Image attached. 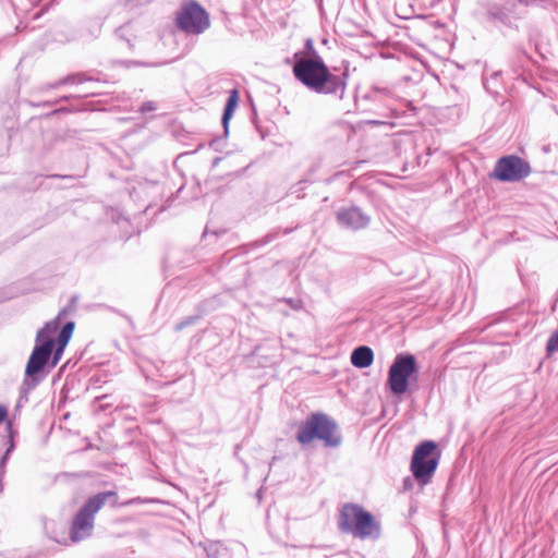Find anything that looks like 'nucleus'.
Returning a JSON list of instances; mask_svg holds the SVG:
<instances>
[{
    "mask_svg": "<svg viewBox=\"0 0 558 558\" xmlns=\"http://www.w3.org/2000/svg\"><path fill=\"white\" fill-rule=\"evenodd\" d=\"M293 75L305 87L317 94L343 98L349 77L348 71L341 75L332 74L318 53H315L314 58H305L301 51H298L293 54Z\"/></svg>",
    "mask_w": 558,
    "mask_h": 558,
    "instance_id": "f257e3e1",
    "label": "nucleus"
},
{
    "mask_svg": "<svg viewBox=\"0 0 558 558\" xmlns=\"http://www.w3.org/2000/svg\"><path fill=\"white\" fill-rule=\"evenodd\" d=\"M338 530L361 541H376L381 535L380 523L357 504H345L339 510Z\"/></svg>",
    "mask_w": 558,
    "mask_h": 558,
    "instance_id": "f03ea898",
    "label": "nucleus"
},
{
    "mask_svg": "<svg viewBox=\"0 0 558 558\" xmlns=\"http://www.w3.org/2000/svg\"><path fill=\"white\" fill-rule=\"evenodd\" d=\"M296 439L302 445L319 439L328 448H337L342 442L337 422L322 412H315L307 416L299 427Z\"/></svg>",
    "mask_w": 558,
    "mask_h": 558,
    "instance_id": "7ed1b4c3",
    "label": "nucleus"
},
{
    "mask_svg": "<svg viewBox=\"0 0 558 558\" xmlns=\"http://www.w3.org/2000/svg\"><path fill=\"white\" fill-rule=\"evenodd\" d=\"M417 372L418 365L413 354L398 353L388 371L387 385L390 391L396 396L405 393L410 378Z\"/></svg>",
    "mask_w": 558,
    "mask_h": 558,
    "instance_id": "20e7f679",
    "label": "nucleus"
},
{
    "mask_svg": "<svg viewBox=\"0 0 558 558\" xmlns=\"http://www.w3.org/2000/svg\"><path fill=\"white\" fill-rule=\"evenodd\" d=\"M59 325V319H53L51 322H48L37 332V344L35 345L28 359L25 369L26 376L33 377L35 374L41 371L46 363L48 362L54 343L52 335L58 330Z\"/></svg>",
    "mask_w": 558,
    "mask_h": 558,
    "instance_id": "39448f33",
    "label": "nucleus"
},
{
    "mask_svg": "<svg viewBox=\"0 0 558 558\" xmlns=\"http://www.w3.org/2000/svg\"><path fill=\"white\" fill-rule=\"evenodd\" d=\"M436 447L433 440H424L414 449L411 472L421 485L428 484L437 469L438 458L434 456Z\"/></svg>",
    "mask_w": 558,
    "mask_h": 558,
    "instance_id": "423d86ee",
    "label": "nucleus"
},
{
    "mask_svg": "<svg viewBox=\"0 0 558 558\" xmlns=\"http://www.w3.org/2000/svg\"><path fill=\"white\" fill-rule=\"evenodd\" d=\"M110 497H112L111 493L96 495L80 510L71 530V539L73 542H78L90 535L94 527V514L99 511L105 501Z\"/></svg>",
    "mask_w": 558,
    "mask_h": 558,
    "instance_id": "0eeeda50",
    "label": "nucleus"
},
{
    "mask_svg": "<svg viewBox=\"0 0 558 558\" xmlns=\"http://www.w3.org/2000/svg\"><path fill=\"white\" fill-rule=\"evenodd\" d=\"M487 19L506 27H515V22L525 16L522 0H495L486 8Z\"/></svg>",
    "mask_w": 558,
    "mask_h": 558,
    "instance_id": "6e6552de",
    "label": "nucleus"
},
{
    "mask_svg": "<svg viewBox=\"0 0 558 558\" xmlns=\"http://www.w3.org/2000/svg\"><path fill=\"white\" fill-rule=\"evenodd\" d=\"M531 171L525 159L517 155H506L496 161L492 175L500 182H519L527 178Z\"/></svg>",
    "mask_w": 558,
    "mask_h": 558,
    "instance_id": "1a4fd4ad",
    "label": "nucleus"
},
{
    "mask_svg": "<svg viewBox=\"0 0 558 558\" xmlns=\"http://www.w3.org/2000/svg\"><path fill=\"white\" fill-rule=\"evenodd\" d=\"M175 21L181 31L194 35L204 33L210 25L207 12L195 1L184 4Z\"/></svg>",
    "mask_w": 558,
    "mask_h": 558,
    "instance_id": "9d476101",
    "label": "nucleus"
},
{
    "mask_svg": "<svg viewBox=\"0 0 558 558\" xmlns=\"http://www.w3.org/2000/svg\"><path fill=\"white\" fill-rule=\"evenodd\" d=\"M337 221L341 227L356 231L366 228L371 222V217L361 208L351 206L337 211Z\"/></svg>",
    "mask_w": 558,
    "mask_h": 558,
    "instance_id": "9b49d317",
    "label": "nucleus"
},
{
    "mask_svg": "<svg viewBox=\"0 0 558 558\" xmlns=\"http://www.w3.org/2000/svg\"><path fill=\"white\" fill-rule=\"evenodd\" d=\"M142 192H144L146 196L153 197L144 209L145 214L149 211H163L167 208L163 203V186L159 182L148 180L142 182Z\"/></svg>",
    "mask_w": 558,
    "mask_h": 558,
    "instance_id": "f8f14e48",
    "label": "nucleus"
},
{
    "mask_svg": "<svg viewBox=\"0 0 558 558\" xmlns=\"http://www.w3.org/2000/svg\"><path fill=\"white\" fill-rule=\"evenodd\" d=\"M362 98L364 100L383 104L391 110L395 117H397V110L392 107V101L395 99V92L392 88L388 86L373 85L365 94H363Z\"/></svg>",
    "mask_w": 558,
    "mask_h": 558,
    "instance_id": "ddd939ff",
    "label": "nucleus"
},
{
    "mask_svg": "<svg viewBox=\"0 0 558 558\" xmlns=\"http://www.w3.org/2000/svg\"><path fill=\"white\" fill-rule=\"evenodd\" d=\"M350 360L354 367L366 368L371 366L374 361V352L367 345H360L352 351Z\"/></svg>",
    "mask_w": 558,
    "mask_h": 558,
    "instance_id": "4468645a",
    "label": "nucleus"
},
{
    "mask_svg": "<svg viewBox=\"0 0 558 558\" xmlns=\"http://www.w3.org/2000/svg\"><path fill=\"white\" fill-rule=\"evenodd\" d=\"M238 104H239V92H238V89L233 88L229 94V97L225 105L222 118H221V123L223 125L226 134L228 133L229 121L232 118L234 110L238 107Z\"/></svg>",
    "mask_w": 558,
    "mask_h": 558,
    "instance_id": "2eb2a0df",
    "label": "nucleus"
},
{
    "mask_svg": "<svg viewBox=\"0 0 558 558\" xmlns=\"http://www.w3.org/2000/svg\"><path fill=\"white\" fill-rule=\"evenodd\" d=\"M524 8H537L544 11L558 13L557 0H522Z\"/></svg>",
    "mask_w": 558,
    "mask_h": 558,
    "instance_id": "dca6fc26",
    "label": "nucleus"
},
{
    "mask_svg": "<svg viewBox=\"0 0 558 558\" xmlns=\"http://www.w3.org/2000/svg\"><path fill=\"white\" fill-rule=\"evenodd\" d=\"M73 331H74V323H66L58 336L57 344L68 345V343L73 335Z\"/></svg>",
    "mask_w": 558,
    "mask_h": 558,
    "instance_id": "f3484780",
    "label": "nucleus"
},
{
    "mask_svg": "<svg viewBox=\"0 0 558 558\" xmlns=\"http://www.w3.org/2000/svg\"><path fill=\"white\" fill-rule=\"evenodd\" d=\"M558 352V329L554 331L546 343V353L548 356Z\"/></svg>",
    "mask_w": 558,
    "mask_h": 558,
    "instance_id": "a211bd4d",
    "label": "nucleus"
},
{
    "mask_svg": "<svg viewBox=\"0 0 558 558\" xmlns=\"http://www.w3.org/2000/svg\"><path fill=\"white\" fill-rule=\"evenodd\" d=\"M197 319H198V316H189V317L184 318L182 322H180L179 324H177L175 330L180 331L187 326H192L196 323Z\"/></svg>",
    "mask_w": 558,
    "mask_h": 558,
    "instance_id": "6ab92c4d",
    "label": "nucleus"
},
{
    "mask_svg": "<svg viewBox=\"0 0 558 558\" xmlns=\"http://www.w3.org/2000/svg\"><path fill=\"white\" fill-rule=\"evenodd\" d=\"M66 345H62V344H58L56 351H54V354H53V360H52V365H57V363L59 362V360L61 359L63 352H64V349H65Z\"/></svg>",
    "mask_w": 558,
    "mask_h": 558,
    "instance_id": "aec40b11",
    "label": "nucleus"
},
{
    "mask_svg": "<svg viewBox=\"0 0 558 558\" xmlns=\"http://www.w3.org/2000/svg\"><path fill=\"white\" fill-rule=\"evenodd\" d=\"M278 235V232H270L267 235H265L262 240L257 241L258 246L266 245L274 241Z\"/></svg>",
    "mask_w": 558,
    "mask_h": 558,
    "instance_id": "412c9836",
    "label": "nucleus"
},
{
    "mask_svg": "<svg viewBox=\"0 0 558 558\" xmlns=\"http://www.w3.org/2000/svg\"><path fill=\"white\" fill-rule=\"evenodd\" d=\"M156 109H157V106L154 101L142 102V114L149 112V111H154Z\"/></svg>",
    "mask_w": 558,
    "mask_h": 558,
    "instance_id": "4be33fe9",
    "label": "nucleus"
},
{
    "mask_svg": "<svg viewBox=\"0 0 558 558\" xmlns=\"http://www.w3.org/2000/svg\"><path fill=\"white\" fill-rule=\"evenodd\" d=\"M141 504H142V506L143 505H149V504H156V505H158L159 507H162V508L169 506L168 502H165V501H162L160 499H142Z\"/></svg>",
    "mask_w": 558,
    "mask_h": 558,
    "instance_id": "5701e85b",
    "label": "nucleus"
},
{
    "mask_svg": "<svg viewBox=\"0 0 558 558\" xmlns=\"http://www.w3.org/2000/svg\"><path fill=\"white\" fill-rule=\"evenodd\" d=\"M500 74H501V72H499V71H498V72H494V73L492 74V77H490L489 80H485V81H484V86H485V88H486L487 90H489V92H490V82H495V81H497V80H498V77L500 76Z\"/></svg>",
    "mask_w": 558,
    "mask_h": 558,
    "instance_id": "b1692460",
    "label": "nucleus"
},
{
    "mask_svg": "<svg viewBox=\"0 0 558 558\" xmlns=\"http://www.w3.org/2000/svg\"><path fill=\"white\" fill-rule=\"evenodd\" d=\"M305 47L306 49L308 50L310 54L308 56H305V58H314V54L317 53V51L315 50L314 46H313V41L312 39H307L306 43H305Z\"/></svg>",
    "mask_w": 558,
    "mask_h": 558,
    "instance_id": "393cba45",
    "label": "nucleus"
},
{
    "mask_svg": "<svg viewBox=\"0 0 558 558\" xmlns=\"http://www.w3.org/2000/svg\"><path fill=\"white\" fill-rule=\"evenodd\" d=\"M288 304L292 307V308H299L301 306V301L300 300H294V299H289L287 300Z\"/></svg>",
    "mask_w": 558,
    "mask_h": 558,
    "instance_id": "a878e982",
    "label": "nucleus"
},
{
    "mask_svg": "<svg viewBox=\"0 0 558 558\" xmlns=\"http://www.w3.org/2000/svg\"><path fill=\"white\" fill-rule=\"evenodd\" d=\"M7 417V409L0 405V423Z\"/></svg>",
    "mask_w": 558,
    "mask_h": 558,
    "instance_id": "bb28decb",
    "label": "nucleus"
},
{
    "mask_svg": "<svg viewBox=\"0 0 558 558\" xmlns=\"http://www.w3.org/2000/svg\"><path fill=\"white\" fill-rule=\"evenodd\" d=\"M411 482H412V481H411V478H410V477H405V478L403 480V486H404V488H405V489H408V488L410 487Z\"/></svg>",
    "mask_w": 558,
    "mask_h": 558,
    "instance_id": "cd10ccee",
    "label": "nucleus"
},
{
    "mask_svg": "<svg viewBox=\"0 0 558 558\" xmlns=\"http://www.w3.org/2000/svg\"><path fill=\"white\" fill-rule=\"evenodd\" d=\"M13 449V445H11L4 456V459L8 457V454L11 452V450Z\"/></svg>",
    "mask_w": 558,
    "mask_h": 558,
    "instance_id": "c85d7f7f",
    "label": "nucleus"
},
{
    "mask_svg": "<svg viewBox=\"0 0 558 558\" xmlns=\"http://www.w3.org/2000/svg\"><path fill=\"white\" fill-rule=\"evenodd\" d=\"M151 513L161 514V513H162V511L158 509V510H156V511H153Z\"/></svg>",
    "mask_w": 558,
    "mask_h": 558,
    "instance_id": "c756f323",
    "label": "nucleus"
},
{
    "mask_svg": "<svg viewBox=\"0 0 558 558\" xmlns=\"http://www.w3.org/2000/svg\"><path fill=\"white\" fill-rule=\"evenodd\" d=\"M369 123H371V124H380V122H379V121H375V120H374V121H369Z\"/></svg>",
    "mask_w": 558,
    "mask_h": 558,
    "instance_id": "7c9ffc66",
    "label": "nucleus"
}]
</instances>
